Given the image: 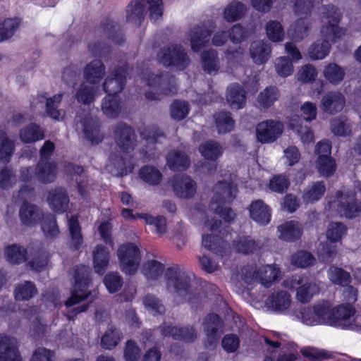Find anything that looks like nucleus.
Wrapping results in <instances>:
<instances>
[{
  "label": "nucleus",
  "instance_id": "2eb2a0df",
  "mask_svg": "<svg viewBox=\"0 0 361 361\" xmlns=\"http://www.w3.org/2000/svg\"><path fill=\"white\" fill-rule=\"evenodd\" d=\"M128 75V66L123 65L115 68L114 71L104 80L102 87L108 94L121 93L125 88Z\"/></svg>",
  "mask_w": 361,
  "mask_h": 361
},
{
  "label": "nucleus",
  "instance_id": "4c0bfd02",
  "mask_svg": "<svg viewBox=\"0 0 361 361\" xmlns=\"http://www.w3.org/2000/svg\"><path fill=\"white\" fill-rule=\"evenodd\" d=\"M121 109V101L118 94H108L102 100V109L108 118H117Z\"/></svg>",
  "mask_w": 361,
  "mask_h": 361
},
{
  "label": "nucleus",
  "instance_id": "e2e57ef3",
  "mask_svg": "<svg viewBox=\"0 0 361 361\" xmlns=\"http://www.w3.org/2000/svg\"><path fill=\"white\" fill-rule=\"evenodd\" d=\"M190 112L189 104L186 101L174 100L170 106V114L173 119L182 121Z\"/></svg>",
  "mask_w": 361,
  "mask_h": 361
},
{
  "label": "nucleus",
  "instance_id": "0e129e2a",
  "mask_svg": "<svg viewBox=\"0 0 361 361\" xmlns=\"http://www.w3.org/2000/svg\"><path fill=\"white\" fill-rule=\"evenodd\" d=\"M290 185V180L285 174L274 175L269 180L268 187L270 190L279 194L286 192Z\"/></svg>",
  "mask_w": 361,
  "mask_h": 361
},
{
  "label": "nucleus",
  "instance_id": "a18cd8bd",
  "mask_svg": "<svg viewBox=\"0 0 361 361\" xmlns=\"http://www.w3.org/2000/svg\"><path fill=\"white\" fill-rule=\"evenodd\" d=\"M247 12L246 6L238 1H231L224 11V18L227 22H235L241 19Z\"/></svg>",
  "mask_w": 361,
  "mask_h": 361
},
{
  "label": "nucleus",
  "instance_id": "423d86ee",
  "mask_svg": "<svg viewBox=\"0 0 361 361\" xmlns=\"http://www.w3.org/2000/svg\"><path fill=\"white\" fill-rule=\"evenodd\" d=\"M149 5V18L157 20L162 17L164 6L162 0H147ZM126 20L135 23L137 27L141 24L145 13V0H131L126 9Z\"/></svg>",
  "mask_w": 361,
  "mask_h": 361
},
{
  "label": "nucleus",
  "instance_id": "4be33fe9",
  "mask_svg": "<svg viewBox=\"0 0 361 361\" xmlns=\"http://www.w3.org/2000/svg\"><path fill=\"white\" fill-rule=\"evenodd\" d=\"M213 31L204 25L194 27L189 33L190 47L193 52L197 53L206 47Z\"/></svg>",
  "mask_w": 361,
  "mask_h": 361
},
{
  "label": "nucleus",
  "instance_id": "dca6fc26",
  "mask_svg": "<svg viewBox=\"0 0 361 361\" xmlns=\"http://www.w3.org/2000/svg\"><path fill=\"white\" fill-rule=\"evenodd\" d=\"M171 181L173 190L179 198L190 199L196 193V182L185 173L173 175Z\"/></svg>",
  "mask_w": 361,
  "mask_h": 361
},
{
  "label": "nucleus",
  "instance_id": "ea45409f",
  "mask_svg": "<svg viewBox=\"0 0 361 361\" xmlns=\"http://www.w3.org/2000/svg\"><path fill=\"white\" fill-rule=\"evenodd\" d=\"M319 291L318 284L315 281H310L307 277L302 286L298 287L296 298L300 302L307 304L311 301L314 295L319 294Z\"/></svg>",
  "mask_w": 361,
  "mask_h": 361
},
{
  "label": "nucleus",
  "instance_id": "f8f14e48",
  "mask_svg": "<svg viewBox=\"0 0 361 361\" xmlns=\"http://www.w3.org/2000/svg\"><path fill=\"white\" fill-rule=\"evenodd\" d=\"M283 125L272 119L266 120L257 124L256 135L261 143H271L276 141L282 134Z\"/></svg>",
  "mask_w": 361,
  "mask_h": 361
},
{
  "label": "nucleus",
  "instance_id": "603ef678",
  "mask_svg": "<svg viewBox=\"0 0 361 361\" xmlns=\"http://www.w3.org/2000/svg\"><path fill=\"white\" fill-rule=\"evenodd\" d=\"M316 258L310 252L300 250L293 253L290 257V263L298 268H308L314 265Z\"/></svg>",
  "mask_w": 361,
  "mask_h": 361
},
{
  "label": "nucleus",
  "instance_id": "cd10ccee",
  "mask_svg": "<svg viewBox=\"0 0 361 361\" xmlns=\"http://www.w3.org/2000/svg\"><path fill=\"white\" fill-rule=\"evenodd\" d=\"M85 80L92 85L99 84L105 75V66L99 59H94L86 65L83 71Z\"/></svg>",
  "mask_w": 361,
  "mask_h": 361
},
{
  "label": "nucleus",
  "instance_id": "6e6552de",
  "mask_svg": "<svg viewBox=\"0 0 361 361\" xmlns=\"http://www.w3.org/2000/svg\"><path fill=\"white\" fill-rule=\"evenodd\" d=\"M117 257L121 271L129 276L134 275L140 266L141 255L139 247L133 243H126L118 246Z\"/></svg>",
  "mask_w": 361,
  "mask_h": 361
},
{
  "label": "nucleus",
  "instance_id": "5fc2aeb1",
  "mask_svg": "<svg viewBox=\"0 0 361 361\" xmlns=\"http://www.w3.org/2000/svg\"><path fill=\"white\" fill-rule=\"evenodd\" d=\"M280 97V92L276 86L267 87L263 91L260 92L257 97L259 104L264 108L271 107Z\"/></svg>",
  "mask_w": 361,
  "mask_h": 361
},
{
  "label": "nucleus",
  "instance_id": "1a4fd4ad",
  "mask_svg": "<svg viewBox=\"0 0 361 361\" xmlns=\"http://www.w3.org/2000/svg\"><path fill=\"white\" fill-rule=\"evenodd\" d=\"M282 277V272L276 264H267L260 269L246 270L244 279L246 282L257 281L266 288H271L274 283L279 282Z\"/></svg>",
  "mask_w": 361,
  "mask_h": 361
},
{
  "label": "nucleus",
  "instance_id": "774afa93",
  "mask_svg": "<svg viewBox=\"0 0 361 361\" xmlns=\"http://www.w3.org/2000/svg\"><path fill=\"white\" fill-rule=\"evenodd\" d=\"M301 354L311 361H323L332 358V354L324 349L314 347H306L300 350Z\"/></svg>",
  "mask_w": 361,
  "mask_h": 361
},
{
  "label": "nucleus",
  "instance_id": "0eeeda50",
  "mask_svg": "<svg viewBox=\"0 0 361 361\" xmlns=\"http://www.w3.org/2000/svg\"><path fill=\"white\" fill-rule=\"evenodd\" d=\"M322 8L323 17L328 22L322 26L321 31L326 38L335 42L345 35V30L338 26L343 15L339 8L333 4L324 5Z\"/></svg>",
  "mask_w": 361,
  "mask_h": 361
},
{
  "label": "nucleus",
  "instance_id": "b1692460",
  "mask_svg": "<svg viewBox=\"0 0 361 361\" xmlns=\"http://www.w3.org/2000/svg\"><path fill=\"white\" fill-rule=\"evenodd\" d=\"M279 238L283 241L294 243L299 240L303 234V228L297 221H288L277 227Z\"/></svg>",
  "mask_w": 361,
  "mask_h": 361
},
{
  "label": "nucleus",
  "instance_id": "72a5a7b5",
  "mask_svg": "<svg viewBox=\"0 0 361 361\" xmlns=\"http://www.w3.org/2000/svg\"><path fill=\"white\" fill-rule=\"evenodd\" d=\"M226 100L232 108L243 109L246 104V93L243 87L238 83L231 84L227 88Z\"/></svg>",
  "mask_w": 361,
  "mask_h": 361
},
{
  "label": "nucleus",
  "instance_id": "ddd939ff",
  "mask_svg": "<svg viewBox=\"0 0 361 361\" xmlns=\"http://www.w3.org/2000/svg\"><path fill=\"white\" fill-rule=\"evenodd\" d=\"M114 133L116 144L122 152L128 153L134 150L137 140L131 126L120 123L116 126Z\"/></svg>",
  "mask_w": 361,
  "mask_h": 361
},
{
  "label": "nucleus",
  "instance_id": "f257e3e1",
  "mask_svg": "<svg viewBox=\"0 0 361 361\" xmlns=\"http://www.w3.org/2000/svg\"><path fill=\"white\" fill-rule=\"evenodd\" d=\"M34 195V188L29 185H23L19 190V196L25 198L19 210V217L22 224L30 227L42 221V230L44 235L47 237L56 238L60 231L55 215L51 213L44 214L37 206L28 203L26 198L30 199Z\"/></svg>",
  "mask_w": 361,
  "mask_h": 361
},
{
  "label": "nucleus",
  "instance_id": "39448f33",
  "mask_svg": "<svg viewBox=\"0 0 361 361\" xmlns=\"http://www.w3.org/2000/svg\"><path fill=\"white\" fill-rule=\"evenodd\" d=\"M157 59L163 66L179 71H184L190 63V59L183 47L177 44L160 48Z\"/></svg>",
  "mask_w": 361,
  "mask_h": 361
},
{
  "label": "nucleus",
  "instance_id": "69168bd1",
  "mask_svg": "<svg viewBox=\"0 0 361 361\" xmlns=\"http://www.w3.org/2000/svg\"><path fill=\"white\" fill-rule=\"evenodd\" d=\"M266 33L269 39L273 42L283 41L285 35L282 25L277 20H269L267 23Z\"/></svg>",
  "mask_w": 361,
  "mask_h": 361
},
{
  "label": "nucleus",
  "instance_id": "c756f323",
  "mask_svg": "<svg viewBox=\"0 0 361 361\" xmlns=\"http://www.w3.org/2000/svg\"><path fill=\"white\" fill-rule=\"evenodd\" d=\"M48 202L54 212L62 214L68 209L69 197L65 190L56 188L49 192Z\"/></svg>",
  "mask_w": 361,
  "mask_h": 361
},
{
  "label": "nucleus",
  "instance_id": "a878e982",
  "mask_svg": "<svg viewBox=\"0 0 361 361\" xmlns=\"http://www.w3.org/2000/svg\"><path fill=\"white\" fill-rule=\"evenodd\" d=\"M166 164L173 171H185L191 164L190 157L180 150H171L166 157Z\"/></svg>",
  "mask_w": 361,
  "mask_h": 361
},
{
  "label": "nucleus",
  "instance_id": "f3484780",
  "mask_svg": "<svg viewBox=\"0 0 361 361\" xmlns=\"http://www.w3.org/2000/svg\"><path fill=\"white\" fill-rule=\"evenodd\" d=\"M337 196L340 197L338 207L345 218L353 219L360 216L361 204L355 192L343 193L339 191L337 192Z\"/></svg>",
  "mask_w": 361,
  "mask_h": 361
},
{
  "label": "nucleus",
  "instance_id": "bb28decb",
  "mask_svg": "<svg viewBox=\"0 0 361 361\" xmlns=\"http://www.w3.org/2000/svg\"><path fill=\"white\" fill-rule=\"evenodd\" d=\"M110 261V252L102 244L95 246L92 252L93 267L95 273L103 275L107 269Z\"/></svg>",
  "mask_w": 361,
  "mask_h": 361
},
{
  "label": "nucleus",
  "instance_id": "3c124183",
  "mask_svg": "<svg viewBox=\"0 0 361 361\" xmlns=\"http://www.w3.org/2000/svg\"><path fill=\"white\" fill-rule=\"evenodd\" d=\"M326 192V186L323 181L314 182L311 186L306 188L302 194L305 203H313L319 200Z\"/></svg>",
  "mask_w": 361,
  "mask_h": 361
},
{
  "label": "nucleus",
  "instance_id": "e433bc0d",
  "mask_svg": "<svg viewBox=\"0 0 361 361\" xmlns=\"http://www.w3.org/2000/svg\"><path fill=\"white\" fill-rule=\"evenodd\" d=\"M38 293L35 283L31 281H24L15 286L13 295L16 301H28Z\"/></svg>",
  "mask_w": 361,
  "mask_h": 361
},
{
  "label": "nucleus",
  "instance_id": "7ed1b4c3",
  "mask_svg": "<svg viewBox=\"0 0 361 361\" xmlns=\"http://www.w3.org/2000/svg\"><path fill=\"white\" fill-rule=\"evenodd\" d=\"M92 269L90 267L80 264L74 271V286L71 296L65 302L70 308L87 299L91 294L89 288L92 283Z\"/></svg>",
  "mask_w": 361,
  "mask_h": 361
},
{
  "label": "nucleus",
  "instance_id": "2f4dec72",
  "mask_svg": "<svg viewBox=\"0 0 361 361\" xmlns=\"http://www.w3.org/2000/svg\"><path fill=\"white\" fill-rule=\"evenodd\" d=\"M101 28L109 39L115 44L121 45L126 41L121 26L110 18H106L101 22Z\"/></svg>",
  "mask_w": 361,
  "mask_h": 361
},
{
  "label": "nucleus",
  "instance_id": "c85d7f7f",
  "mask_svg": "<svg viewBox=\"0 0 361 361\" xmlns=\"http://www.w3.org/2000/svg\"><path fill=\"white\" fill-rule=\"evenodd\" d=\"M56 175V165L53 161L39 160L35 167V176L41 183H52Z\"/></svg>",
  "mask_w": 361,
  "mask_h": 361
},
{
  "label": "nucleus",
  "instance_id": "052dcab7",
  "mask_svg": "<svg viewBox=\"0 0 361 361\" xmlns=\"http://www.w3.org/2000/svg\"><path fill=\"white\" fill-rule=\"evenodd\" d=\"M140 217L143 219L145 223L155 228V233L159 235H163L167 231V221L165 216L158 215L154 216L149 214H140Z\"/></svg>",
  "mask_w": 361,
  "mask_h": 361
},
{
  "label": "nucleus",
  "instance_id": "473e14b6",
  "mask_svg": "<svg viewBox=\"0 0 361 361\" xmlns=\"http://www.w3.org/2000/svg\"><path fill=\"white\" fill-rule=\"evenodd\" d=\"M19 137L24 144H31L44 139L45 133L39 125L30 123L20 130Z\"/></svg>",
  "mask_w": 361,
  "mask_h": 361
},
{
  "label": "nucleus",
  "instance_id": "4468645a",
  "mask_svg": "<svg viewBox=\"0 0 361 361\" xmlns=\"http://www.w3.org/2000/svg\"><path fill=\"white\" fill-rule=\"evenodd\" d=\"M161 335L164 337H171L176 341L184 343H193L197 338V332L192 326L178 327L171 324L163 322L159 326Z\"/></svg>",
  "mask_w": 361,
  "mask_h": 361
},
{
  "label": "nucleus",
  "instance_id": "6ab92c4d",
  "mask_svg": "<svg viewBox=\"0 0 361 361\" xmlns=\"http://www.w3.org/2000/svg\"><path fill=\"white\" fill-rule=\"evenodd\" d=\"M250 218L259 226H267L271 220V208L262 200L251 202L247 207Z\"/></svg>",
  "mask_w": 361,
  "mask_h": 361
},
{
  "label": "nucleus",
  "instance_id": "c03bdc74",
  "mask_svg": "<svg viewBox=\"0 0 361 361\" xmlns=\"http://www.w3.org/2000/svg\"><path fill=\"white\" fill-rule=\"evenodd\" d=\"M5 254L7 261L12 264H20L28 258L27 250L18 244L8 245L5 249Z\"/></svg>",
  "mask_w": 361,
  "mask_h": 361
},
{
  "label": "nucleus",
  "instance_id": "680f3d73",
  "mask_svg": "<svg viewBox=\"0 0 361 361\" xmlns=\"http://www.w3.org/2000/svg\"><path fill=\"white\" fill-rule=\"evenodd\" d=\"M95 90L93 87L80 84L75 92V99L78 103L84 105H90L95 100Z\"/></svg>",
  "mask_w": 361,
  "mask_h": 361
},
{
  "label": "nucleus",
  "instance_id": "bf43d9fd",
  "mask_svg": "<svg viewBox=\"0 0 361 361\" xmlns=\"http://www.w3.org/2000/svg\"><path fill=\"white\" fill-rule=\"evenodd\" d=\"M317 168L321 176L331 177L336 170V161L331 157L319 156L317 160Z\"/></svg>",
  "mask_w": 361,
  "mask_h": 361
},
{
  "label": "nucleus",
  "instance_id": "37998d69",
  "mask_svg": "<svg viewBox=\"0 0 361 361\" xmlns=\"http://www.w3.org/2000/svg\"><path fill=\"white\" fill-rule=\"evenodd\" d=\"M68 226L71 239V248L74 251H78L80 249L83 243V238L78 216L77 215L71 216L68 219Z\"/></svg>",
  "mask_w": 361,
  "mask_h": 361
},
{
  "label": "nucleus",
  "instance_id": "9b49d317",
  "mask_svg": "<svg viewBox=\"0 0 361 361\" xmlns=\"http://www.w3.org/2000/svg\"><path fill=\"white\" fill-rule=\"evenodd\" d=\"M143 78L147 80L148 86L154 88L157 93L169 96L174 95L178 92L176 77L168 72H161L157 75L150 72Z\"/></svg>",
  "mask_w": 361,
  "mask_h": 361
},
{
  "label": "nucleus",
  "instance_id": "f03ea898",
  "mask_svg": "<svg viewBox=\"0 0 361 361\" xmlns=\"http://www.w3.org/2000/svg\"><path fill=\"white\" fill-rule=\"evenodd\" d=\"M164 276L167 286H172L179 296H188V300L191 305L200 302V293L196 290H191V277L182 265L175 264L168 267Z\"/></svg>",
  "mask_w": 361,
  "mask_h": 361
},
{
  "label": "nucleus",
  "instance_id": "393cba45",
  "mask_svg": "<svg viewBox=\"0 0 361 361\" xmlns=\"http://www.w3.org/2000/svg\"><path fill=\"white\" fill-rule=\"evenodd\" d=\"M232 245L237 253L246 256L253 255L261 249L260 242L249 235H238L233 240Z\"/></svg>",
  "mask_w": 361,
  "mask_h": 361
},
{
  "label": "nucleus",
  "instance_id": "09e8293b",
  "mask_svg": "<svg viewBox=\"0 0 361 361\" xmlns=\"http://www.w3.org/2000/svg\"><path fill=\"white\" fill-rule=\"evenodd\" d=\"M328 278L334 285L345 287L350 284L352 277L350 274L343 268L331 266L328 270Z\"/></svg>",
  "mask_w": 361,
  "mask_h": 361
},
{
  "label": "nucleus",
  "instance_id": "9d476101",
  "mask_svg": "<svg viewBox=\"0 0 361 361\" xmlns=\"http://www.w3.org/2000/svg\"><path fill=\"white\" fill-rule=\"evenodd\" d=\"M203 326L207 336L204 341V346L209 350L214 349L223 332L224 321L219 314L209 313L204 317Z\"/></svg>",
  "mask_w": 361,
  "mask_h": 361
},
{
  "label": "nucleus",
  "instance_id": "8fccbe9b",
  "mask_svg": "<svg viewBox=\"0 0 361 361\" xmlns=\"http://www.w3.org/2000/svg\"><path fill=\"white\" fill-rule=\"evenodd\" d=\"M330 48L328 39H317L309 47L308 55L313 61L323 59L329 54Z\"/></svg>",
  "mask_w": 361,
  "mask_h": 361
},
{
  "label": "nucleus",
  "instance_id": "c9c22d12",
  "mask_svg": "<svg viewBox=\"0 0 361 361\" xmlns=\"http://www.w3.org/2000/svg\"><path fill=\"white\" fill-rule=\"evenodd\" d=\"M250 56L253 61L258 65L265 63L271 54V47L264 41H254L250 49Z\"/></svg>",
  "mask_w": 361,
  "mask_h": 361
},
{
  "label": "nucleus",
  "instance_id": "79ce46f5",
  "mask_svg": "<svg viewBox=\"0 0 361 361\" xmlns=\"http://www.w3.org/2000/svg\"><path fill=\"white\" fill-rule=\"evenodd\" d=\"M138 175L143 182L151 186L159 185L163 178L161 171L156 166L152 165L142 166L138 171Z\"/></svg>",
  "mask_w": 361,
  "mask_h": 361
},
{
  "label": "nucleus",
  "instance_id": "4d7b16f0",
  "mask_svg": "<svg viewBox=\"0 0 361 361\" xmlns=\"http://www.w3.org/2000/svg\"><path fill=\"white\" fill-rule=\"evenodd\" d=\"M14 149L13 141L8 137L5 131L0 130V161L8 163Z\"/></svg>",
  "mask_w": 361,
  "mask_h": 361
},
{
  "label": "nucleus",
  "instance_id": "7c9ffc66",
  "mask_svg": "<svg viewBox=\"0 0 361 361\" xmlns=\"http://www.w3.org/2000/svg\"><path fill=\"white\" fill-rule=\"evenodd\" d=\"M219 183L220 191L214 194L210 207H212L214 203L225 204L226 202L233 201L238 192L237 186L231 182L220 181Z\"/></svg>",
  "mask_w": 361,
  "mask_h": 361
},
{
  "label": "nucleus",
  "instance_id": "6e6d98bb",
  "mask_svg": "<svg viewBox=\"0 0 361 361\" xmlns=\"http://www.w3.org/2000/svg\"><path fill=\"white\" fill-rule=\"evenodd\" d=\"M334 318L336 320L332 326H341L343 321L349 319L355 314V308L350 304H341L333 308Z\"/></svg>",
  "mask_w": 361,
  "mask_h": 361
},
{
  "label": "nucleus",
  "instance_id": "aec40b11",
  "mask_svg": "<svg viewBox=\"0 0 361 361\" xmlns=\"http://www.w3.org/2000/svg\"><path fill=\"white\" fill-rule=\"evenodd\" d=\"M82 133L85 139L92 145L101 143L104 139V135L101 130V123L98 120L90 116H85L81 120Z\"/></svg>",
  "mask_w": 361,
  "mask_h": 361
},
{
  "label": "nucleus",
  "instance_id": "49530a36",
  "mask_svg": "<svg viewBox=\"0 0 361 361\" xmlns=\"http://www.w3.org/2000/svg\"><path fill=\"white\" fill-rule=\"evenodd\" d=\"M324 78L332 85L341 83L345 75V70L336 63H329L323 70Z\"/></svg>",
  "mask_w": 361,
  "mask_h": 361
},
{
  "label": "nucleus",
  "instance_id": "f704fd0d",
  "mask_svg": "<svg viewBox=\"0 0 361 361\" xmlns=\"http://www.w3.org/2000/svg\"><path fill=\"white\" fill-rule=\"evenodd\" d=\"M290 295L285 290H279L271 293L266 300L267 306L274 311H283L290 305Z\"/></svg>",
  "mask_w": 361,
  "mask_h": 361
},
{
  "label": "nucleus",
  "instance_id": "13d9d810",
  "mask_svg": "<svg viewBox=\"0 0 361 361\" xmlns=\"http://www.w3.org/2000/svg\"><path fill=\"white\" fill-rule=\"evenodd\" d=\"M121 331L111 326L109 328L101 338V346L106 350L114 348L120 342L122 338Z\"/></svg>",
  "mask_w": 361,
  "mask_h": 361
},
{
  "label": "nucleus",
  "instance_id": "412c9836",
  "mask_svg": "<svg viewBox=\"0 0 361 361\" xmlns=\"http://www.w3.org/2000/svg\"><path fill=\"white\" fill-rule=\"evenodd\" d=\"M198 151L204 160L214 163L209 171H216V162L224 154V148L221 144L213 140H206L200 145Z\"/></svg>",
  "mask_w": 361,
  "mask_h": 361
},
{
  "label": "nucleus",
  "instance_id": "a211bd4d",
  "mask_svg": "<svg viewBox=\"0 0 361 361\" xmlns=\"http://www.w3.org/2000/svg\"><path fill=\"white\" fill-rule=\"evenodd\" d=\"M0 361H23L16 338L0 334Z\"/></svg>",
  "mask_w": 361,
  "mask_h": 361
},
{
  "label": "nucleus",
  "instance_id": "338daca9",
  "mask_svg": "<svg viewBox=\"0 0 361 361\" xmlns=\"http://www.w3.org/2000/svg\"><path fill=\"white\" fill-rule=\"evenodd\" d=\"M18 18H7L0 23V42L11 37L20 25Z\"/></svg>",
  "mask_w": 361,
  "mask_h": 361
},
{
  "label": "nucleus",
  "instance_id": "a19ab883",
  "mask_svg": "<svg viewBox=\"0 0 361 361\" xmlns=\"http://www.w3.org/2000/svg\"><path fill=\"white\" fill-rule=\"evenodd\" d=\"M47 93L44 92L39 97L46 99V113L54 120L60 121L61 118V110L59 107L61 103L63 94L58 93L51 97H47Z\"/></svg>",
  "mask_w": 361,
  "mask_h": 361
},
{
  "label": "nucleus",
  "instance_id": "de8ad7c7",
  "mask_svg": "<svg viewBox=\"0 0 361 361\" xmlns=\"http://www.w3.org/2000/svg\"><path fill=\"white\" fill-rule=\"evenodd\" d=\"M214 118L219 134H226L234 129L235 121L232 118L231 112L219 111L214 116Z\"/></svg>",
  "mask_w": 361,
  "mask_h": 361
},
{
  "label": "nucleus",
  "instance_id": "58836bf2",
  "mask_svg": "<svg viewBox=\"0 0 361 361\" xmlns=\"http://www.w3.org/2000/svg\"><path fill=\"white\" fill-rule=\"evenodd\" d=\"M202 70L208 73H216L219 69L218 52L214 49L203 51L200 55Z\"/></svg>",
  "mask_w": 361,
  "mask_h": 361
},
{
  "label": "nucleus",
  "instance_id": "864d4df0",
  "mask_svg": "<svg viewBox=\"0 0 361 361\" xmlns=\"http://www.w3.org/2000/svg\"><path fill=\"white\" fill-rule=\"evenodd\" d=\"M314 314L317 318L325 324L332 326L336 320L334 318V311L330 303L327 301H324L318 303L313 307Z\"/></svg>",
  "mask_w": 361,
  "mask_h": 361
},
{
  "label": "nucleus",
  "instance_id": "5701e85b",
  "mask_svg": "<svg viewBox=\"0 0 361 361\" xmlns=\"http://www.w3.org/2000/svg\"><path fill=\"white\" fill-rule=\"evenodd\" d=\"M345 99L338 92H329L322 99L320 108L330 115H334L341 111L345 106Z\"/></svg>",
  "mask_w": 361,
  "mask_h": 361
},
{
  "label": "nucleus",
  "instance_id": "20e7f679",
  "mask_svg": "<svg viewBox=\"0 0 361 361\" xmlns=\"http://www.w3.org/2000/svg\"><path fill=\"white\" fill-rule=\"evenodd\" d=\"M222 226L221 220L212 219L210 230L212 232H218L219 234H207L202 235V245L208 250L214 252L218 256L225 257L230 254V245L224 238L228 234H231V227L227 226L224 230L221 229Z\"/></svg>",
  "mask_w": 361,
  "mask_h": 361
}]
</instances>
